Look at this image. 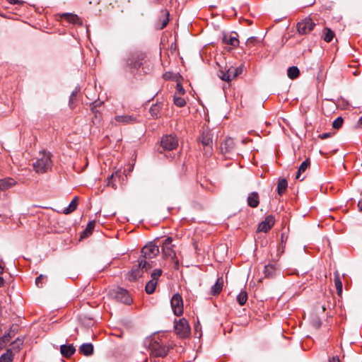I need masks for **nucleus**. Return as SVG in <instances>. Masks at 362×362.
Masks as SVG:
<instances>
[{"instance_id":"obj_1","label":"nucleus","mask_w":362,"mask_h":362,"mask_svg":"<svg viewBox=\"0 0 362 362\" xmlns=\"http://www.w3.org/2000/svg\"><path fill=\"white\" fill-rule=\"evenodd\" d=\"M145 54L142 52H131L124 59V69L130 71L136 70L143 64Z\"/></svg>"},{"instance_id":"obj_2","label":"nucleus","mask_w":362,"mask_h":362,"mask_svg":"<svg viewBox=\"0 0 362 362\" xmlns=\"http://www.w3.org/2000/svg\"><path fill=\"white\" fill-rule=\"evenodd\" d=\"M52 165L51 154L46 151L40 152L39 157L33 164L35 171L37 173H45L47 172L51 169Z\"/></svg>"},{"instance_id":"obj_3","label":"nucleus","mask_w":362,"mask_h":362,"mask_svg":"<svg viewBox=\"0 0 362 362\" xmlns=\"http://www.w3.org/2000/svg\"><path fill=\"white\" fill-rule=\"evenodd\" d=\"M150 268L151 265L146 259L139 258L138 264L134 267L129 272V279L130 281L137 279L142 276L144 271H148Z\"/></svg>"},{"instance_id":"obj_4","label":"nucleus","mask_w":362,"mask_h":362,"mask_svg":"<svg viewBox=\"0 0 362 362\" xmlns=\"http://www.w3.org/2000/svg\"><path fill=\"white\" fill-rule=\"evenodd\" d=\"M214 134L211 130L206 129L203 131L202 134L199 139L200 142L204 146V154L206 156L209 157L212 154Z\"/></svg>"},{"instance_id":"obj_5","label":"nucleus","mask_w":362,"mask_h":362,"mask_svg":"<svg viewBox=\"0 0 362 362\" xmlns=\"http://www.w3.org/2000/svg\"><path fill=\"white\" fill-rule=\"evenodd\" d=\"M174 328L176 334L180 338H187L189 336L191 329L187 320L185 318H181L174 321Z\"/></svg>"},{"instance_id":"obj_6","label":"nucleus","mask_w":362,"mask_h":362,"mask_svg":"<svg viewBox=\"0 0 362 362\" xmlns=\"http://www.w3.org/2000/svg\"><path fill=\"white\" fill-rule=\"evenodd\" d=\"M173 238L168 237L163 240L162 245V252L164 258L170 259L173 261L175 265H177L178 260L176 258V254L173 249Z\"/></svg>"},{"instance_id":"obj_7","label":"nucleus","mask_w":362,"mask_h":362,"mask_svg":"<svg viewBox=\"0 0 362 362\" xmlns=\"http://www.w3.org/2000/svg\"><path fill=\"white\" fill-rule=\"evenodd\" d=\"M110 295L112 298L126 305H130L132 303V298L128 291L122 288L118 287L111 290Z\"/></svg>"},{"instance_id":"obj_8","label":"nucleus","mask_w":362,"mask_h":362,"mask_svg":"<svg viewBox=\"0 0 362 362\" xmlns=\"http://www.w3.org/2000/svg\"><path fill=\"white\" fill-rule=\"evenodd\" d=\"M243 72V67H233L230 66L226 71H219L218 76V77L225 81H230L235 77L241 74Z\"/></svg>"},{"instance_id":"obj_9","label":"nucleus","mask_w":362,"mask_h":362,"mask_svg":"<svg viewBox=\"0 0 362 362\" xmlns=\"http://www.w3.org/2000/svg\"><path fill=\"white\" fill-rule=\"evenodd\" d=\"M160 146L164 151H173L178 146V140L171 134L165 135L161 139Z\"/></svg>"},{"instance_id":"obj_10","label":"nucleus","mask_w":362,"mask_h":362,"mask_svg":"<svg viewBox=\"0 0 362 362\" xmlns=\"http://www.w3.org/2000/svg\"><path fill=\"white\" fill-rule=\"evenodd\" d=\"M159 253L158 247L153 243L146 245L141 250V257L144 259H152Z\"/></svg>"},{"instance_id":"obj_11","label":"nucleus","mask_w":362,"mask_h":362,"mask_svg":"<svg viewBox=\"0 0 362 362\" xmlns=\"http://www.w3.org/2000/svg\"><path fill=\"white\" fill-rule=\"evenodd\" d=\"M170 304L173 313L176 316H180L183 314V300L180 294L176 293L173 296Z\"/></svg>"},{"instance_id":"obj_12","label":"nucleus","mask_w":362,"mask_h":362,"mask_svg":"<svg viewBox=\"0 0 362 362\" xmlns=\"http://www.w3.org/2000/svg\"><path fill=\"white\" fill-rule=\"evenodd\" d=\"M315 26L313 21L310 18H306L297 24V29L300 34L306 35L310 33Z\"/></svg>"},{"instance_id":"obj_13","label":"nucleus","mask_w":362,"mask_h":362,"mask_svg":"<svg viewBox=\"0 0 362 362\" xmlns=\"http://www.w3.org/2000/svg\"><path fill=\"white\" fill-rule=\"evenodd\" d=\"M151 354L155 357H165L168 349L163 345L155 341L151 344Z\"/></svg>"},{"instance_id":"obj_14","label":"nucleus","mask_w":362,"mask_h":362,"mask_svg":"<svg viewBox=\"0 0 362 362\" xmlns=\"http://www.w3.org/2000/svg\"><path fill=\"white\" fill-rule=\"evenodd\" d=\"M275 220L273 216H267L265 219L262 221L258 226V231L259 232H268L274 226Z\"/></svg>"},{"instance_id":"obj_15","label":"nucleus","mask_w":362,"mask_h":362,"mask_svg":"<svg viewBox=\"0 0 362 362\" xmlns=\"http://www.w3.org/2000/svg\"><path fill=\"white\" fill-rule=\"evenodd\" d=\"M115 122L122 124H134L138 122L137 117L134 115H117L115 117Z\"/></svg>"},{"instance_id":"obj_16","label":"nucleus","mask_w":362,"mask_h":362,"mask_svg":"<svg viewBox=\"0 0 362 362\" xmlns=\"http://www.w3.org/2000/svg\"><path fill=\"white\" fill-rule=\"evenodd\" d=\"M61 18L74 25H82V20L76 15L70 13H65L61 15Z\"/></svg>"},{"instance_id":"obj_17","label":"nucleus","mask_w":362,"mask_h":362,"mask_svg":"<svg viewBox=\"0 0 362 362\" xmlns=\"http://www.w3.org/2000/svg\"><path fill=\"white\" fill-rule=\"evenodd\" d=\"M169 22V12L167 10L160 11V18L157 23V28L161 30L167 26Z\"/></svg>"},{"instance_id":"obj_18","label":"nucleus","mask_w":362,"mask_h":362,"mask_svg":"<svg viewBox=\"0 0 362 362\" xmlns=\"http://www.w3.org/2000/svg\"><path fill=\"white\" fill-rule=\"evenodd\" d=\"M247 204L252 208H256L259 204V194L257 192L250 193L247 198Z\"/></svg>"},{"instance_id":"obj_19","label":"nucleus","mask_w":362,"mask_h":362,"mask_svg":"<svg viewBox=\"0 0 362 362\" xmlns=\"http://www.w3.org/2000/svg\"><path fill=\"white\" fill-rule=\"evenodd\" d=\"M76 351V349L73 344H62L60 346V352L64 357L69 358Z\"/></svg>"},{"instance_id":"obj_20","label":"nucleus","mask_w":362,"mask_h":362,"mask_svg":"<svg viewBox=\"0 0 362 362\" xmlns=\"http://www.w3.org/2000/svg\"><path fill=\"white\" fill-rule=\"evenodd\" d=\"M78 351L80 354L86 356H90L93 354V345L91 343L83 344L79 346Z\"/></svg>"},{"instance_id":"obj_21","label":"nucleus","mask_w":362,"mask_h":362,"mask_svg":"<svg viewBox=\"0 0 362 362\" xmlns=\"http://www.w3.org/2000/svg\"><path fill=\"white\" fill-rule=\"evenodd\" d=\"M16 182L11 177L0 180V190H6L16 185Z\"/></svg>"},{"instance_id":"obj_22","label":"nucleus","mask_w":362,"mask_h":362,"mask_svg":"<svg viewBox=\"0 0 362 362\" xmlns=\"http://www.w3.org/2000/svg\"><path fill=\"white\" fill-rule=\"evenodd\" d=\"M334 286L337 290V293L339 296H341L342 295V282L340 278V274L338 271H336L334 273Z\"/></svg>"},{"instance_id":"obj_23","label":"nucleus","mask_w":362,"mask_h":362,"mask_svg":"<svg viewBox=\"0 0 362 362\" xmlns=\"http://www.w3.org/2000/svg\"><path fill=\"white\" fill-rule=\"evenodd\" d=\"M335 36V33L329 28L325 27L322 32V38L326 42H330Z\"/></svg>"},{"instance_id":"obj_24","label":"nucleus","mask_w":362,"mask_h":362,"mask_svg":"<svg viewBox=\"0 0 362 362\" xmlns=\"http://www.w3.org/2000/svg\"><path fill=\"white\" fill-rule=\"evenodd\" d=\"M223 42L233 47H237L239 44V40L236 36L232 35H224L223 36Z\"/></svg>"},{"instance_id":"obj_25","label":"nucleus","mask_w":362,"mask_h":362,"mask_svg":"<svg viewBox=\"0 0 362 362\" xmlns=\"http://www.w3.org/2000/svg\"><path fill=\"white\" fill-rule=\"evenodd\" d=\"M310 165V161L309 158H307L305 160H304L298 168L297 174L296 175V179H300V180H303L304 177L300 178V175L308 168Z\"/></svg>"},{"instance_id":"obj_26","label":"nucleus","mask_w":362,"mask_h":362,"mask_svg":"<svg viewBox=\"0 0 362 362\" xmlns=\"http://www.w3.org/2000/svg\"><path fill=\"white\" fill-rule=\"evenodd\" d=\"M235 146L234 141L231 138L226 139L223 144H221V150L225 153L230 152Z\"/></svg>"},{"instance_id":"obj_27","label":"nucleus","mask_w":362,"mask_h":362,"mask_svg":"<svg viewBox=\"0 0 362 362\" xmlns=\"http://www.w3.org/2000/svg\"><path fill=\"white\" fill-rule=\"evenodd\" d=\"M223 280L222 278H218L215 284L211 287V294L216 296L218 294L223 288Z\"/></svg>"},{"instance_id":"obj_28","label":"nucleus","mask_w":362,"mask_h":362,"mask_svg":"<svg viewBox=\"0 0 362 362\" xmlns=\"http://www.w3.org/2000/svg\"><path fill=\"white\" fill-rule=\"evenodd\" d=\"M77 205H78V197H76L71 202L69 205L64 209V214H69L73 212L74 211H75L76 209Z\"/></svg>"},{"instance_id":"obj_29","label":"nucleus","mask_w":362,"mask_h":362,"mask_svg":"<svg viewBox=\"0 0 362 362\" xmlns=\"http://www.w3.org/2000/svg\"><path fill=\"white\" fill-rule=\"evenodd\" d=\"M300 74V71L297 66H293L288 69L287 76L291 79L296 78Z\"/></svg>"},{"instance_id":"obj_30","label":"nucleus","mask_w":362,"mask_h":362,"mask_svg":"<svg viewBox=\"0 0 362 362\" xmlns=\"http://www.w3.org/2000/svg\"><path fill=\"white\" fill-rule=\"evenodd\" d=\"M288 187V182L286 179L279 180L277 185V192L279 194L281 195Z\"/></svg>"},{"instance_id":"obj_31","label":"nucleus","mask_w":362,"mask_h":362,"mask_svg":"<svg viewBox=\"0 0 362 362\" xmlns=\"http://www.w3.org/2000/svg\"><path fill=\"white\" fill-rule=\"evenodd\" d=\"M157 284H158L157 280L151 279L146 285V287H145L146 292L148 294L153 293L156 289Z\"/></svg>"},{"instance_id":"obj_32","label":"nucleus","mask_w":362,"mask_h":362,"mask_svg":"<svg viewBox=\"0 0 362 362\" xmlns=\"http://www.w3.org/2000/svg\"><path fill=\"white\" fill-rule=\"evenodd\" d=\"M275 270H276L275 266L269 264L264 266L263 272L266 277H270L274 275Z\"/></svg>"},{"instance_id":"obj_33","label":"nucleus","mask_w":362,"mask_h":362,"mask_svg":"<svg viewBox=\"0 0 362 362\" xmlns=\"http://www.w3.org/2000/svg\"><path fill=\"white\" fill-rule=\"evenodd\" d=\"M94 227H95V221H90L88 223L86 228L83 232V234L81 235V238H83L87 237L89 235H90L94 229Z\"/></svg>"},{"instance_id":"obj_34","label":"nucleus","mask_w":362,"mask_h":362,"mask_svg":"<svg viewBox=\"0 0 362 362\" xmlns=\"http://www.w3.org/2000/svg\"><path fill=\"white\" fill-rule=\"evenodd\" d=\"M13 356L12 351L8 349L0 356V362H11Z\"/></svg>"},{"instance_id":"obj_35","label":"nucleus","mask_w":362,"mask_h":362,"mask_svg":"<svg viewBox=\"0 0 362 362\" xmlns=\"http://www.w3.org/2000/svg\"><path fill=\"white\" fill-rule=\"evenodd\" d=\"M237 300L240 305H243L247 300V293L245 291H241L237 296Z\"/></svg>"},{"instance_id":"obj_36","label":"nucleus","mask_w":362,"mask_h":362,"mask_svg":"<svg viewBox=\"0 0 362 362\" xmlns=\"http://www.w3.org/2000/svg\"><path fill=\"white\" fill-rule=\"evenodd\" d=\"M78 93V90L76 89L71 93L70 95L69 105L71 109H74L76 107V98Z\"/></svg>"},{"instance_id":"obj_37","label":"nucleus","mask_w":362,"mask_h":362,"mask_svg":"<svg viewBox=\"0 0 362 362\" xmlns=\"http://www.w3.org/2000/svg\"><path fill=\"white\" fill-rule=\"evenodd\" d=\"M160 110V107L159 105H153L149 110V112L151 115L152 117H158L159 112Z\"/></svg>"},{"instance_id":"obj_38","label":"nucleus","mask_w":362,"mask_h":362,"mask_svg":"<svg viewBox=\"0 0 362 362\" xmlns=\"http://www.w3.org/2000/svg\"><path fill=\"white\" fill-rule=\"evenodd\" d=\"M174 103L177 107H184L186 105V101L182 97L175 96L174 97Z\"/></svg>"},{"instance_id":"obj_39","label":"nucleus","mask_w":362,"mask_h":362,"mask_svg":"<svg viewBox=\"0 0 362 362\" xmlns=\"http://www.w3.org/2000/svg\"><path fill=\"white\" fill-rule=\"evenodd\" d=\"M343 122H344L343 118L341 117H339L336 119H334V122H332V127H333V128H334L336 129H339L341 127Z\"/></svg>"},{"instance_id":"obj_40","label":"nucleus","mask_w":362,"mask_h":362,"mask_svg":"<svg viewBox=\"0 0 362 362\" xmlns=\"http://www.w3.org/2000/svg\"><path fill=\"white\" fill-rule=\"evenodd\" d=\"M11 337L10 335V333L8 332L0 338V348L1 349L3 348L6 344V343L9 341Z\"/></svg>"},{"instance_id":"obj_41","label":"nucleus","mask_w":362,"mask_h":362,"mask_svg":"<svg viewBox=\"0 0 362 362\" xmlns=\"http://www.w3.org/2000/svg\"><path fill=\"white\" fill-rule=\"evenodd\" d=\"M162 274V270L160 269H155L151 274V279L157 280Z\"/></svg>"},{"instance_id":"obj_42","label":"nucleus","mask_w":362,"mask_h":362,"mask_svg":"<svg viewBox=\"0 0 362 362\" xmlns=\"http://www.w3.org/2000/svg\"><path fill=\"white\" fill-rule=\"evenodd\" d=\"M114 177V173H112L108 178H107V186H110L112 187L113 189H116L117 188V185L116 184L112 181V178Z\"/></svg>"},{"instance_id":"obj_43","label":"nucleus","mask_w":362,"mask_h":362,"mask_svg":"<svg viewBox=\"0 0 362 362\" xmlns=\"http://www.w3.org/2000/svg\"><path fill=\"white\" fill-rule=\"evenodd\" d=\"M334 134L333 133H331V132H327V133H323V134H321L318 136V137L320 139H326L327 138H329L331 136H332Z\"/></svg>"},{"instance_id":"obj_44","label":"nucleus","mask_w":362,"mask_h":362,"mask_svg":"<svg viewBox=\"0 0 362 362\" xmlns=\"http://www.w3.org/2000/svg\"><path fill=\"white\" fill-rule=\"evenodd\" d=\"M176 90L178 94L183 95L185 93V89L180 83H177Z\"/></svg>"},{"instance_id":"obj_45","label":"nucleus","mask_w":362,"mask_h":362,"mask_svg":"<svg viewBox=\"0 0 362 362\" xmlns=\"http://www.w3.org/2000/svg\"><path fill=\"white\" fill-rule=\"evenodd\" d=\"M44 278V276L43 275H40L35 280V284L36 285L38 286V287H41L42 285H40L41 284V281L42 279Z\"/></svg>"},{"instance_id":"obj_46","label":"nucleus","mask_w":362,"mask_h":362,"mask_svg":"<svg viewBox=\"0 0 362 362\" xmlns=\"http://www.w3.org/2000/svg\"><path fill=\"white\" fill-rule=\"evenodd\" d=\"M257 41V39L256 37H249L247 40V44H250V43H254L255 42Z\"/></svg>"},{"instance_id":"obj_47","label":"nucleus","mask_w":362,"mask_h":362,"mask_svg":"<svg viewBox=\"0 0 362 362\" xmlns=\"http://www.w3.org/2000/svg\"><path fill=\"white\" fill-rule=\"evenodd\" d=\"M329 362H340V360L338 356H332L329 360Z\"/></svg>"},{"instance_id":"obj_48","label":"nucleus","mask_w":362,"mask_h":362,"mask_svg":"<svg viewBox=\"0 0 362 362\" xmlns=\"http://www.w3.org/2000/svg\"><path fill=\"white\" fill-rule=\"evenodd\" d=\"M4 271V262L2 259H0V274H3Z\"/></svg>"},{"instance_id":"obj_49","label":"nucleus","mask_w":362,"mask_h":362,"mask_svg":"<svg viewBox=\"0 0 362 362\" xmlns=\"http://www.w3.org/2000/svg\"><path fill=\"white\" fill-rule=\"evenodd\" d=\"M358 207L360 211H362V199H360L358 202Z\"/></svg>"},{"instance_id":"obj_50","label":"nucleus","mask_w":362,"mask_h":362,"mask_svg":"<svg viewBox=\"0 0 362 362\" xmlns=\"http://www.w3.org/2000/svg\"><path fill=\"white\" fill-rule=\"evenodd\" d=\"M9 2L13 4H18L20 1L18 0H9Z\"/></svg>"},{"instance_id":"obj_51","label":"nucleus","mask_w":362,"mask_h":362,"mask_svg":"<svg viewBox=\"0 0 362 362\" xmlns=\"http://www.w3.org/2000/svg\"><path fill=\"white\" fill-rule=\"evenodd\" d=\"M4 284V279L1 276H0V287L3 286Z\"/></svg>"},{"instance_id":"obj_52","label":"nucleus","mask_w":362,"mask_h":362,"mask_svg":"<svg viewBox=\"0 0 362 362\" xmlns=\"http://www.w3.org/2000/svg\"><path fill=\"white\" fill-rule=\"evenodd\" d=\"M358 124L362 125V116L359 118L358 121Z\"/></svg>"}]
</instances>
